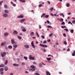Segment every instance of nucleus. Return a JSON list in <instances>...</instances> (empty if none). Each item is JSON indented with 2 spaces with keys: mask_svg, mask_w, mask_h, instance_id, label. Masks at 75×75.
Listing matches in <instances>:
<instances>
[{
  "mask_svg": "<svg viewBox=\"0 0 75 75\" xmlns=\"http://www.w3.org/2000/svg\"><path fill=\"white\" fill-rule=\"evenodd\" d=\"M1 54L2 57H4L6 56V52H4L3 53H1Z\"/></svg>",
  "mask_w": 75,
  "mask_h": 75,
  "instance_id": "1",
  "label": "nucleus"
},
{
  "mask_svg": "<svg viewBox=\"0 0 75 75\" xmlns=\"http://www.w3.org/2000/svg\"><path fill=\"white\" fill-rule=\"evenodd\" d=\"M11 42L12 44H16L17 43L16 42H14V39H12L11 40Z\"/></svg>",
  "mask_w": 75,
  "mask_h": 75,
  "instance_id": "2",
  "label": "nucleus"
},
{
  "mask_svg": "<svg viewBox=\"0 0 75 75\" xmlns=\"http://www.w3.org/2000/svg\"><path fill=\"white\" fill-rule=\"evenodd\" d=\"M31 45L33 47V48H35V46L34 45V41H32V42H31Z\"/></svg>",
  "mask_w": 75,
  "mask_h": 75,
  "instance_id": "3",
  "label": "nucleus"
},
{
  "mask_svg": "<svg viewBox=\"0 0 75 75\" xmlns=\"http://www.w3.org/2000/svg\"><path fill=\"white\" fill-rule=\"evenodd\" d=\"M6 45V42H2L1 43V45H2V46H5Z\"/></svg>",
  "mask_w": 75,
  "mask_h": 75,
  "instance_id": "4",
  "label": "nucleus"
},
{
  "mask_svg": "<svg viewBox=\"0 0 75 75\" xmlns=\"http://www.w3.org/2000/svg\"><path fill=\"white\" fill-rule=\"evenodd\" d=\"M13 34H15V35H17L18 34V32H17V30H14L13 31Z\"/></svg>",
  "mask_w": 75,
  "mask_h": 75,
  "instance_id": "5",
  "label": "nucleus"
},
{
  "mask_svg": "<svg viewBox=\"0 0 75 75\" xmlns=\"http://www.w3.org/2000/svg\"><path fill=\"white\" fill-rule=\"evenodd\" d=\"M3 16L4 17H8V15L6 13H4L3 15Z\"/></svg>",
  "mask_w": 75,
  "mask_h": 75,
  "instance_id": "6",
  "label": "nucleus"
},
{
  "mask_svg": "<svg viewBox=\"0 0 75 75\" xmlns=\"http://www.w3.org/2000/svg\"><path fill=\"white\" fill-rule=\"evenodd\" d=\"M25 21V19H21L20 20V23H23V22H24Z\"/></svg>",
  "mask_w": 75,
  "mask_h": 75,
  "instance_id": "7",
  "label": "nucleus"
},
{
  "mask_svg": "<svg viewBox=\"0 0 75 75\" xmlns=\"http://www.w3.org/2000/svg\"><path fill=\"white\" fill-rule=\"evenodd\" d=\"M13 48H17V47H18V45H17L14 44L13 45Z\"/></svg>",
  "mask_w": 75,
  "mask_h": 75,
  "instance_id": "8",
  "label": "nucleus"
},
{
  "mask_svg": "<svg viewBox=\"0 0 75 75\" xmlns=\"http://www.w3.org/2000/svg\"><path fill=\"white\" fill-rule=\"evenodd\" d=\"M29 70L30 71H34L35 70V69L31 68V69H30Z\"/></svg>",
  "mask_w": 75,
  "mask_h": 75,
  "instance_id": "9",
  "label": "nucleus"
},
{
  "mask_svg": "<svg viewBox=\"0 0 75 75\" xmlns=\"http://www.w3.org/2000/svg\"><path fill=\"white\" fill-rule=\"evenodd\" d=\"M18 18H23V15H21L18 16L17 17Z\"/></svg>",
  "mask_w": 75,
  "mask_h": 75,
  "instance_id": "10",
  "label": "nucleus"
},
{
  "mask_svg": "<svg viewBox=\"0 0 75 75\" xmlns=\"http://www.w3.org/2000/svg\"><path fill=\"white\" fill-rule=\"evenodd\" d=\"M30 68L33 69H35V67L34 65H31L30 67Z\"/></svg>",
  "mask_w": 75,
  "mask_h": 75,
  "instance_id": "11",
  "label": "nucleus"
},
{
  "mask_svg": "<svg viewBox=\"0 0 75 75\" xmlns=\"http://www.w3.org/2000/svg\"><path fill=\"white\" fill-rule=\"evenodd\" d=\"M24 47H25V48H29V46L27 45H24Z\"/></svg>",
  "mask_w": 75,
  "mask_h": 75,
  "instance_id": "12",
  "label": "nucleus"
},
{
  "mask_svg": "<svg viewBox=\"0 0 75 75\" xmlns=\"http://www.w3.org/2000/svg\"><path fill=\"white\" fill-rule=\"evenodd\" d=\"M11 4H12L13 6H14V7H16V5L14 4V3L12 1L11 2Z\"/></svg>",
  "mask_w": 75,
  "mask_h": 75,
  "instance_id": "13",
  "label": "nucleus"
},
{
  "mask_svg": "<svg viewBox=\"0 0 75 75\" xmlns=\"http://www.w3.org/2000/svg\"><path fill=\"white\" fill-rule=\"evenodd\" d=\"M17 38H18V39H19V40H21L22 38L21 37V36H20L18 35V36H17Z\"/></svg>",
  "mask_w": 75,
  "mask_h": 75,
  "instance_id": "14",
  "label": "nucleus"
},
{
  "mask_svg": "<svg viewBox=\"0 0 75 75\" xmlns=\"http://www.w3.org/2000/svg\"><path fill=\"white\" fill-rule=\"evenodd\" d=\"M46 59H47V61H51V57H50L49 58H47Z\"/></svg>",
  "mask_w": 75,
  "mask_h": 75,
  "instance_id": "15",
  "label": "nucleus"
},
{
  "mask_svg": "<svg viewBox=\"0 0 75 75\" xmlns=\"http://www.w3.org/2000/svg\"><path fill=\"white\" fill-rule=\"evenodd\" d=\"M72 56H75V50L74 51L72 54Z\"/></svg>",
  "mask_w": 75,
  "mask_h": 75,
  "instance_id": "16",
  "label": "nucleus"
},
{
  "mask_svg": "<svg viewBox=\"0 0 75 75\" xmlns=\"http://www.w3.org/2000/svg\"><path fill=\"white\" fill-rule=\"evenodd\" d=\"M5 67V65L4 64H1L0 65V68H1V67Z\"/></svg>",
  "mask_w": 75,
  "mask_h": 75,
  "instance_id": "17",
  "label": "nucleus"
},
{
  "mask_svg": "<svg viewBox=\"0 0 75 75\" xmlns=\"http://www.w3.org/2000/svg\"><path fill=\"white\" fill-rule=\"evenodd\" d=\"M13 65L14 66V67H18V66H19V65L17 64H13Z\"/></svg>",
  "mask_w": 75,
  "mask_h": 75,
  "instance_id": "18",
  "label": "nucleus"
},
{
  "mask_svg": "<svg viewBox=\"0 0 75 75\" xmlns=\"http://www.w3.org/2000/svg\"><path fill=\"white\" fill-rule=\"evenodd\" d=\"M46 73L47 75H51V74H50V72H49L47 71H46Z\"/></svg>",
  "mask_w": 75,
  "mask_h": 75,
  "instance_id": "19",
  "label": "nucleus"
},
{
  "mask_svg": "<svg viewBox=\"0 0 75 75\" xmlns=\"http://www.w3.org/2000/svg\"><path fill=\"white\" fill-rule=\"evenodd\" d=\"M4 36L6 37L8 35V33H6L4 34Z\"/></svg>",
  "mask_w": 75,
  "mask_h": 75,
  "instance_id": "20",
  "label": "nucleus"
},
{
  "mask_svg": "<svg viewBox=\"0 0 75 75\" xmlns=\"http://www.w3.org/2000/svg\"><path fill=\"white\" fill-rule=\"evenodd\" d=\"M5 71H7V70H8V67H5Z\"/></svg>",
  "mask_w": 75,
  "mask_h": 75,
  "instance_id": "21",
  "label": "nucleus"
},
{
  "mask_svg": "<svg viewBox=\"0 0 75 75\" xmlns=\"http://www.w3.org/2000/svg\"><path fill=\"white\" fill-rule=\"evenodd\" d=\"M22 31H23V32H25V31H26V29H25V28H24L22 29Z\"/></svg>",
  "mask_w": 75,
  "mask_h": 75,
  "instance_id": "22",
  "label": "nucleus"
},
{
  "mask_svg": "<svg viewBox=\"0 0 75 75\" xmlns=\"http://www.w3.org/2000/svg\"><path fill=\"white\" fill-rule=\"evenodd\" d=\"M4 70V69L3 68L0 69V72H2Z\"/></svg>",
  "mask_w": 75,
  "mask_h": 75,
  "instance_id": "23",
  "label": "nucleus"
},
{
  "mask_svg": "<svg viewBox=\"0 0 75 75\" xmlns=\"http://www.w3.org/2000/svg\"><path fill=\"white\" fill-rule=\"evenodd\" d=\"M34 34V32H30V34L31 35H33Z\"/></svg>",
  "mask_w": 75,
  "mask_h": 75,
  "instance_id": "24",
  "label": "nucleus"
},
{
  "mask_svg": "<svg viewBox=\"0 0 75 75\" xmlns=\"http://www.w3.org/2000/svg\"><path fill=\"white\" fill-rule=\"evenodd\" d=\"M61 27L62 28H66L67 27L65 26H62Z\"/></svg>",
  "mask_w": 75,
  "mask_h": 75,
  "instance_id": "25",
  "label": "nucleus"
},
{
  "mask_svg": "<svg viewBox=\"0 0 75 75\" xmlns=\"http://www.w3.org/2000/svg\"><path fill=\"white\" fill-rule=\"evenodd\" d=\"M43 47H45V48H47L48 47V46L46 45H43Z\"/></svg>",
  "mask_w": 75,
  "mask_h": 75,
  "instance_id": "26",
  "label": "nucleus"
},
{
  "mask_svg": "<svg viewBox=\"0 0 75 75\" xmlns=\"http://www.w3.org/2000/svg\"><path fill=\"white\" fill-rule=\"evenodd\" d=\"M59 21L61 22H62L64 21V19L63 18H60V20H59Z\"/></svg>",
  "mask_w": 75,
  "mask_h": 75,
  "instance_id": "27",
  "label": "nucleus"
},
{
  "mask_svg": "<svg viewBox=\"0 0 75 75\" xmlns=\"http://www.w3.org/2000/svg\"><path fill=\"white\" fill-rule=\"evenodd\" d=\"M39 66L40 67V68H41V67H42V64H41L40 63L39 64Z\"/></svg>",
  "mask_w": 75,
  "mask_h": 75,
  "instance_id": "28",
  "label": "nucleus"
},
{
  "mask_svg": "<svg viewBox=\"0 0 75 75\" xmlns=\"http://www.w3.org/2000/svg\"><path fill=\"white\" fill-rule=\"evenodd\" d=\"M4 7L5 8H7V6L6 4H5L4 5Z\"/></svg>",
  "mask_w": 75,
  "mask_h": 75,
  "instance_id": "29",
  "label": "nucleus"
},
{
  "mask_svg": "<svg viewBox=\"0 0 75 75\" xmlns=\"http://www.w3.org/2000/svg\"><path fill=\"white\" fill-rule=\"evenodd\" d=\"M36 34L38 37H40V36L39 35V34H38L37 32H36Z\"/></svg>",
  "mask_w": 75,
  "mask_h": 75,
  "instance_id": "30",
  "label": "nucleus"
},
{
  "mask_svg": "<svg viewBox=\"0 0 75 75\" xmlns=\"http://www.w3.org/2000/svg\"><path fill=\"white\" fill-rule=\"evenodd\" d=\"M23 58L25 60H27V57L24 56Z\"/></svg>",
  "mask_w": 75,
  "mask_h": 75,
  "instance_id": "31",
  "label": "nucleus"
},
{
  "mask_svg": "<svg viewBox=\"0 0 75 75\" xmlns=\"http://www.w3.org/2000/svg\"><path fill=\"white\" fill-rule=\"evenodd\" d=\"M41 6L42 7H43V6L42 5V4H40L39 6V7H41Z\"/></svg>",
  "mask_w": 75,
  "mask_h": 75,
  "instance_id": "32",
  "label": "nucleus"
},
{
  "mask_svg": "<svg viewBox=\"0 0 75 75\" xmlns=\"http://www.w3.org/2000/svg\"><path fill=\"white\" fill-rule=\"evenodd\" d=\"M60 16H62L63 17H64V14L63 13H61L60 14Z\"/></svg>",
  "mask_w": 75,
  "mask_h": 75,
  "instance_id": "33",
  "label": "nucleus"
},
{
  "mask_svg": "<svg viewBox=\"0 0 75 75\" xmlns=\"http://www.w3.org/2000/svg\"><path fill=\"white\" fill-rule=\"evenodd\" d=\"M69 6H70V5L69 4H68L66 5V6L67 7H69Z\"/></svg>",
  "mask_w": 75,
  "mask_h": 75,
  "instance_id": "34",
  "label": "nucleus"
},
{
  "mask_svg": "<svg viewBox=\"0 0 75 75\" xmlns=\"http://www.w3.org/2000/svg\"><path fill=\"white\" fill-rule=\"evenodd\" d=\"M64 30H65L66 32H68V29L67 28H66L65 29H64Z\"/></svg>",
  "mask_w": 75,
  "mask_h": 75,
  "instance_id": "35",
  "label": "nucleus"
},
{
  "mask_svg": "<svg viewBox=\"0 0 75 75\" xmlns=\"http://www.w3.org/2000/svg\"><path fill=\"white\" fill-rule=\"evenodd\" d=\"M20 1H21V2H23V3H24L25 1V0H19Z\"/></svg>",
  "mask_w": 75,
  "mask_h": 75,
  "instance_id": "36",
  "label": "nucleus"
},
{
  "mask_svg": "<svg viewBox=\"0 0 75 75\" xmlns=\"http://www.w3.org/2000/svg\"><path fill=\"white\" fill-rule=\"evenodd\" d=\"M4 12H5V13H8V11L7 10H5L4 11Z\"/></svg>",
  "mask_w": 75,
  "mask_h": 75,
  "instance_id": "37",
  "label": "nucleus"
},
{
  "mask_svg": "<svg viewBox=\"0 0 75 75\" xmlns=\"http://www.w3.org/2000/svg\"><path fill=\"white\" fill-rule=\"evenodd\" d=\"M43 45H44L41 44H40L39 45V46L40 47H43Z\"/></svg>",
  "mask_w": 75,
  "mask_h": 75,
  "instance_id": "38",
  "label": "nucleus"
},
{
  "mask_svg": "<svg viewBox=\"0 0 75 75\" xmlns=\"http://www.w3.org/2000/svg\"><path fill=\"white\" fill-rule=\"evenodd\" d=\"M13 47H12V46L11 45H9L8 46V48H12Z\"/></svg>",
  "mask_w": 75,
  "mask_h": 75,
  "instance_id": "39",
  "label": "nucleus"
},
{
  "mask_svg": "<svg viewBox=\"0 0 75 75\" xmlns=\"http://www.w3.org/2000/svg\"><path fill=\"white\" fill-rule=\"evenodd\" d=\"M30 60H35V59L34 58L32 57V58H31V59H30Z\"/></svg>",
  "mask_w": 75,
  "mask_h": 75,
  "instance_id": "40",
  "label": "nucleus"
},
{
  "mask_svg": "<svg viewBox=\"0 0 75 75\" xmlns=\"http://www.w3.org/2000/svg\"><path fill=\"white\" fill-rule=\"evenodd\" d=\"M49 17V15H46L45 16V18H48V17Z\"/></svg>",
  "mask_w": 75,
  "mask_h": 75,
  "instance_id": "41",
  "label": "nucleus"
},
{
  "mask_svg": "<svg viewBox=\"0 0 75 75\" xmlns=\"http://www.w3.org/2000/svg\"><path fill=\"white\" fill-rule=\"evenodd\" d=\"M7 63H8V60H6L5 61V64L6 65H7Z\"/></svg>",
  "mask_w": 75,
  "mask_h": 75,
  "instance_id": "42",
  "label": "nucleus"
},
{
  "mask_svg": "<svg viewBox=\"0 0 75 75\" xmlns=\"http://www.w3.org/2000/svg\"><path fill=\"white\" fill-rule=\"evenodd\" d=\"M74 30H70V32L71 33H74Z\"/></svg>",
  "mask_w": 75,
  "mask_h": 75,
  "instance_id": "43",
  "label": "nucleus"
},
{
  "mask_svg": "<svg viewBox=\"0 0 75 75\" xmlns=\"http://www.w3.org/2000/svg\"><path fill=\"white\" fill-rule=\"evenodd\" d=\"M43 44H46L47 43V41L46 40H44L43 42Z\"/></svg>",
  "mask_w": 75,
  "mask_h": 75,
  "instance_id": "44",
  "label": "nucleus"
},
{
  "mask_svg": "<svg viewBox=\"0 0 75 75\" xmlns=\"http://www.w3.org/2000/svg\"><path fill=\"white\" fill-rule=\"evenodd\" d=\"M47 27L48 28H52V27H51V26L47 25Z\"/></svg>",
  "mask_w": 75,
  "mask_h": 75,
  "instance_id": "45",
  "label": "nucleus"
},
{
  "mask_svg": "<svg viewBox=\"0 0 75 75\" xmlns=\"http://www.w3.org/2000/svg\"><path fill=\"white\" fill-rule=\"evenodd\" d=\"M29 59H30L32 57V56H31V55H30L29 56Z\"/></svg>",
  "mask_w": 75,
  "mask_h": 75,
  "instance_id": "46",
  "label": "nucleus"
},
{
  "mask_svg": "<svg viewBox=\"0 0 75 75\" xmlns=\"http://www.w3.org/2000/svg\"><path fill=\"white\" fill-rule=\"evenodd\" d=\"M53 9H54V8L52 7L50 9V10H51V11H52L53 10Z\"/></svg>",
  "mask_w": 75,
  "mask_h": 75,
  "instance_id": "47",
  "label": "nucleus"
},
{
  "mask_svg": "<svg viewBox=\"0 0 75 75\" xmlns=\"http://www.w3.org/2000/svg\"><path fill=\"white\" fill-rule=\"evenodd\" d=\"M61 24L62 25H64L65 24V22H62Z\"/></svg>",
  "mask_w": 75,
  "mask_h": 75,
  "instance_id": "48",
  "label": "nucleus"
},
{
  "mask_svg": "<svg viewBox=\"0 0 75 75\" xmlns=\"http://www.w3.org/2000/svg\"><path fill=\"white\" fill-rule=\"evenodd\" d=\"M3 3V1H0V5H1L2 4V3Z\"/></svg>",
  "mask_w": 75,
  "mask_h": 75,
  "instance_id": "49",
  "label": "nucleus"
},
{
  "mask_svg": "<svg viewBox=\"0 0 75 75\" xmlns=\"http://www.w3.org/2000/svg\"><path fill=\"white\" fill-rule=\"evenodd\" d=\"M35 75H40V74H39V73H35Z\"/></svg>",
  "mask_w": 75,
  "mask_h": 75,
  "instance_id": "50",
  "label": "nucleus"
},
{
  "mask_svg": "<svg viewBox=\"0 0 75 75\" xmlns=\"http://www.w3.org/2000/svg\"><path fill=\"white\" fill-rule=\"evenodd\" d=\"M64 43L65 45H67V42L66 41H64Z\"/></svg>",
  "mask_w": 75,
  "mask_h": 75,
  "instance_id": "51",
  "label": "nucleus"
},
{
  "mask_svg": "<svg viewBox=\"0 0 75 75\" xmlns=\"http://www.w3.org/2000/svg\"><path fill=\"white\" fill-rule=\"evenodd\" d=\"M47 22L48 24H50V21H49L47 20Z\"/></svg>",
  "mask_w": 75,
  "mask_h": 75,
  "instance_id": "52",
  "label": "nucleus"
},
{
  "mask_svg": "<svg viewBox=\"0 0 75 75\" xmlns=\"http://www.w3.org/2000/svg\"><path fill=\"white\" fill-rule=\"evenodd\" d=\"M22 65H25V63L24 62H22L21 63Z\"/></svg>",
  "mask_w": 75,
  "mask_h": 75,
  "instance_id": "53",
  "label": "nucleus"
},
{
  "mask_svg": "<svg viewBox=\"0 0 75 75\" xmlns=\"http://www.w3.org/2000/svg\"><path fill=\"white\" fill-rule=\"evenodd\" d=\"M63 36L64 37H66V34H65V33H64L63 34Z\"/></svg>",
  "mask_w": 75,
  "mask_h": 75,
  "instance_id": "54",
  "label": "nucleus"
},
{
  "mask_svg": "<svg viewBox=\"0 0 75 75\" xmlns=\"http://www.w3.org/2000/svg\"><path fill=\"white\" fill-rule=\"evenodd\" d=\"M41 37L43 38V39L45 38V37H44V36L43 35Z\"/></svg>",
  "mask_w": 75,
  "mask_h": 75,
  "instance_id": "55",
  "label": "nucleus"
},
{
  "mask_svg": "<svg viewBox=\"0 0 75 75\" xmlns=\"http://www.w3.org/2000/svg\"><path fill=\"white\" fill-rule=\"evenodd\" d=\"M59 45V43H58V42H57L56 43V45Z\"/></svg>",
  "mask_w": 75,
  "mask_h": 75,
  "instance_id": "56",
  "label": "nucleus"
},
{
  "mask_svg": "<svg viewBox=\"0 0 75 75\" xmlns=\"http://www.w3.org/2000/svg\"><path fill=\"white\" fill-rule=\"evenodd\" d=\"M54 16H56L57 17H58V16H59V15H57V14H54Z\"/></svg>",
  "mask_w": 75,
  "mask_h": 75,
  "instance_id": "57",
  "label": "nucleus"
},
{
  "mask_svg": "<svg viewBox=\"0 0 75 75\" xmlns=\"http://www.w3.org/2000/svg\"><path fill=\"white\" fill-rule=\"evenodd\" d=\"M47 3H48V4H51V3H50V1H47Z\"/></svg>",
  "mask_w": 75,
  "mask_h": 75,
  "instance_id": "58",
  "label": "nucleus"
},
{
  "mask_svg": "<svg viewBox=\"0 0 75 75\" xmlns=\"http://www.w3.org/2000/svg\"><path fill=\"white\" fill-rule=\"evenodd\" d=\"M52 34H49V37H51L52 36Z\"/></svg>",
  "mask_w": 75,
  "mask_h": 75,
  "instance_id": "59",
  "label": "nucleus"
},
{
  "mask_svg": "<svg viewBox=\"0 0 75 75\" xmlns=\"http://www.w3.org/2000/svg\"><path fill=\"white\" fill-rule=\"evenodd\" d=\"M42 15V16H45V13H43Z\"/></svg>",
  "mask_w": 75,
  "mask_h": 75,
  "instance_id": "60",
  "label": "nucleus"
},
{
  "mask_svg": "<svg viewBox=\"0 0 75 75\" xmlns=\"http://www.w3.org/2000/svg\"><path fill=\"white\" fill-rule=\"evenodd\" d=\"M0 74L1 75H3V74H4V73L3 72H0Z\"/></svg>",
  "mask_w": 75,
  "mask_h": 75,
  "instance_id": "61",
  "label": "nucleus"
},
{
  "mask_svg": "<svg viewBox=\"0 0 75 75\" xmlns=\"http://www.w3.org/2000/svg\"><path fill=\"white\" fill-rule=\"evenodd\" d=\"M67 51H70V49H69V48H68L67 50Z\"/></svg>",
  "mask_w": 75,
  "mask_h": 75,
  "instance_id": "62",
  "label": "nucleus"
},
{
  "mask_svg": "<svg viewBox=\"0 0 75 75\" xmlns=\"http://www.w3.org/2000/svg\"><path fill=\"white\" fill-rule=\"evenodd\" d=\"M13 75V73H11L9 74V75Z\"/></svg>",
  "mask_w": 75,
  "mask_h": 75,
  "instance_id": "63",
  "label": "nucleus"
},
{
  "mask_svg": "<svg viewBox=\"0 0 75 75\" xmlns=\"http://www.w3.org/2000/svg\"><path fill=\"white\" fill-rule=\"evenodd\" d=\"M72 23H75V20H73L72 21Z\"/></svg>",
  "mask_w": 75,
  "mask_h": 75,
  "instance_id": "64",
  "label": "nucleus"
}]
</instances>
